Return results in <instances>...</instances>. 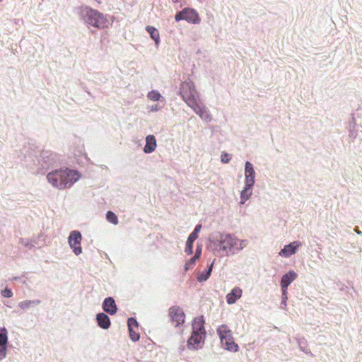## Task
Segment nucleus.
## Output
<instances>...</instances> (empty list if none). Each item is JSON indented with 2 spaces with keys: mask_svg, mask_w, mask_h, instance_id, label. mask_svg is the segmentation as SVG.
<instances>
[{
  "mask_svg": "<svg viewBox=\"0 0 362 362\" xmlns=\"http://www.w3.org/2000/svg\"><path fill=\"white\" fill-rule=\"evenodd\" d=\"M174 2H177L178 0H173Z\"/></svg>",
  "mask_w": 362,
  "mask_h": 362,
  "instance_id": "38",
  "label": "nucleus"
},
{
  "mask_svg": "<svg viewBox=\"0 0 362 362\" xmlns=\"http://www.w3.org/2000/svg\"><path fill=\"white\" fill-rule=\"evenodd\" d=\"M80 177V174L76 170L60 169L49 173L47 178L53 187L64 189L71 187Z\"/></svg>",
  "mask_w": 362,
  "mask_h": 362,
  "instance_id": "1",
  "label": "nucleus"
},
{
  "mask_svg": "<svg viewBox=\"0 0 362 362\" xmlns=\"http://www.w3.org/2000/svg\"><path fill=\"white\" fill-rule=\"evenodd\" d=\"M221 161L223 163H227L230 161V156L229 154H228L227 153H221Z\"/></svg>",
  "mask_w": 362,
  "mask_h": 362,
  "instance_id": "31",
  "label": "nucleus"
},
{
  "mask_svg": "<svg viewBox=\"0 0 362 362\" xmlns=\"http://www.w3.org/2000/svg\"><path fill=\"white\" fill-rule=\"evenodd\" d=\"M169 316L175 326L177 327L185 322V313L182 309L179 306H173L169 308Z\"/></svg>",
  "mask_w": 362,
  "mask_h": 362,
  "instance_id": "9",
  "label": "nucleus"
},
{
  "mask_svg": "<svg viewBox=\"0 0 362 362\" xmlns=\"http://www.w3.org/2000/svg\"><path fill=\"white\" fill-rule=\"evenodd\" d=\"M218 242L219 250L224 252L226 255L235 254L247 245L246 240H239L230 234L221 235Z\"/></svg>",
  "mask_w": 362,
  "mask_h": 362,
  "instance_id": "2",
  "label": "nucleus"
},
{
  "mask_svg": "<svg viewBox=\"0 0 362 362\" xmlns=\"http://www.w3.org/2000/svg\"><path fill=\"white\" fill-rule=\"evenodd\" d=\"M252 187L245 185L240 193V204H243L252 195Z\"/></svg>",
  "mask_w": 362,
  "mask_h": 362,
  "instance_id": "17",
  "label": "nucleus"
},
{
  "mask_svg": "<svg viewBox=\"0 0 362 362\" xmlns=\"http://www.w3.org/2000/svg\"><path fill=\"white\" fill-rule=\"evenodd\" d=\"M198 238V235L195 234V233H192L188 238H187V241L188 242H191V243H194V241Z\"/></svg>",
  "mask_w": 362,
  "mask_h": 362,
  "instance_id": "33",
  "label": "nucleus"
},
{
  "mask_svg": "<svg viewBox=\"0 0 362 362\" xmlns=\"http://www.w3.org/2000/svg\"><path fill=\"white\" fill-rule=\"evenodd\" d=\"M197 259H195V257L191 258L188 262H186L185 265V269L187 271L188 269H192L196 264Z\"/></svg>",
  "mask_w": 362,
  "mask_h": 362,
  "instance_id": "27",
  "label": "nucleus"
},
{
  "mask_svg": "<svg viewBox=\"0 0 362 362\" xmlns=\"http://www.w3.org/2000/svg\"><path fill=\"white\" fill-rule=\"evenodd\" d=\"M137 331L138 329L129 328V336L133 341H136L139 339L140 335Z\"/></svg>",
  "mask_w": 362,
  "mask_h": 362,
  "instance_id": "24",
  "label": "nucleus"
},
{
  "mask_svg": "<svg viewBox=\"0 0 362 362\" xmlns=\"http://www.w3.org/2000/svg\"><path fill=\"white\" fill-rule=\"evenodd\" d=\"M146 30L150 34L151 37L155 41L156 44L158 45L160 40V35L158 30L150 25L146 26Z\"/></svg>",
  "mask_w": 362,
  "mask_h": 362,
  "instance_id": "18",
  "label": "nucleus"
},
{
  "mask_svg": "<svg viewBox=\"0 0 362 362\" xmlns=\"http://www.w3.org/2000/svg\"><path fill=\"white\" fill-rule=\"evenodd\" d=\"M1 294L5 298H11L13 296L12 291L8 288H5L1 291Z\"/></svg>",
  "mask_w": 362,
  "mask_h": 362,
  "instance_id": "32",
  "label": "nucleus"
},
{
  "mask_svg": "<svg viewBox=\"0 0 362 362\" xmlns=\"http://www.w3.org/2000/svg\"><path fill=\"white\" fill-rule=\"evenodd\" d=\"M96 1L99 2V0H95Z\"/></svg>",
  "mask_w": 362,
  "mask_h": 362,
  "instance_id": "39",
  "label": "nucleus"
},
{
  "mask_svg": "<svg viewBox=\"0 0 362 362\" xmlns=\"http://www.w3.org/2000/svg\"><path fill=\"white\" fill-rule=\"evenodd\" d=\"M106 218L107 220L115 224V225H117L118 223V218H117V216H116V214L111 211H108L106 214Z\"/></svg>",
  "mask_w": 362,
  "mask_h": 362,
  "instance_id": "22",
  "label": "nucleus"
},
{
  "mask_svg": "<svg viewBox=\"0 0 362 362\" xmlns=\"http://www.w3.org/2000/svg\"><path fill=\"white\" fill-rule=\"evenodd\" d=\"M81 13L86 22L90 25L98 29H105L108 27L109 21L97 10L86 6L82 8Z\"/></svg>",
  "mask_w": 362,
  "mask_h": 362,
  "instance_id": "4",
  "label": "nucleus"
},
{
  "mask_svg": "<svg viewBox=\"0 0 362 362\" xmlns=\"http://www.w3.org/2000/svg\"><path fill=\"white\" fill-rule=\"evenodd\" d=\"M127 325H128V328H132V329H138L137 321L134 318H133V317H129L128 319Z\"/></svg>",
  "mask_w": 362,
  "mask_h": 362,
  "instance_id": "26",
  "label": "nucleus"
},
{
  "mask_svg": "<svg viewBox=\"0 0 362 362\" xmlns=\"http://www.w3.org/2000/svg\"><path fill=\"white\" fill-rule=\"evenodd\" d=\"M97 322L98 325L103 329H107L110 325L109 317L105 313H99L97 315Z\"/></svg>",
  "mask_w": 362,
  "mask_h": 362,
  "instance_id": "16",
  "label": "nucleus"
},
{
  "mask_svg": "<svg viewBox=\"0 0 362 362\" xmlns=\"http://www.w3.org/2000/svg\"><path fill=\"white\" fill-rule=\"evenodd\" d=\"M180 94L187 105H193L197 98V93L192 82H183L180 86Z\"/></svg>",
  "mask_w": 362,
  "mask_h": 362,
  "instance_id": "6",
  "label": "nucleus"
},
{
  "mask_svg": "<svg viewBox=\"0 0 362 362\" xmlns=\"http://www.w3.org/2000/svg\"><path fill=\"white\" fill-rule=\"evenodd\" d=\"M255 170L252 163L249 161L245 163V184L247 186H253L255 184Z\"/></svg>",
  "mask_w": 362,
  "mask_h": 362,
  "instance_id": "11",
  "label": "nucleus"
},
{
  "mask_svg": "<svg viewBox=\"0 0 362 362\" xmlns=\"http://www.w3.org/2000/svg\"><path fill=\"white\" fill-rule=\"evenodd\" d=\"M40 303V300H23L22 302H20L18 303V307L22 310H26L29 308L30 306L34 305H39Z\"/></svg>",
  "mask_w": 362,
  "mask_h": 362,
  "instance_id": "19",
  "label": "nucleus"
},
{
  "mask_svg": "<svg viewBox=\"0 0 362 362\" xmlns=\"http://www.w3.org/2000/svg\"><path fill=\"white\" fill-rule=\"evenodd\" d=\"M301 245L298 241H293L289 245H285L279 252V255L284 257H288L296 252V250Z\"/></svg>",
  "mask_w": 362,
  "mask_h": 362,
  "instance_id": "10",
  "label": "nucleus"
},
{
  "mask_svg": "<svg viewBox=\"0 0 362 362\" xmlns=\"http://www.w3.org/2000/svg\"><path fill=\"white\" fill-rule=\"evenodd\" d=\"M81 234L77 230L72 231L69 236V244L75 255H78L82 252L81 246Z\"/></svg>",
  "mask_w": 362,
  "mask_h": 362,
  "instance_id": "8",
  "label": "nucleus"
},
{
  "mask_svg": "<svg viewBox=\"0 0 362 362\" xmlns=\"http://www.w3.org/2000/svg\"><path fill=\"white\" fill-rule=\"evenodd\" d=\"M6 345L0 346V361L4 359L6 357Z\"/></svg>",
  "mask_w": 362,
  "mask_h": 362,
  "instance_id": "29",
  "label": "nucleus"
},
{
  "mask_svg": "<svg viewBox=\"0 0 362 362\" xmlns=\"http://www.w3.org/2000/svg\"><path fill=\"white\" fill-rule=\"evenodd\" d=\"M243 291L239 287L233 288L231 291L226 295V302L228 304L231 305L236 302V300L241 298Z\"/></svg>",
  "mask_w": 362,
  "mask_h": 362,
  "instance_id": "12",
  "label": "nucleus"
},
{
  "mask_svg": "<svg viewBox=\"0 0 362 362\" xmlns=\"http://www.w3.org/2000/svg\"><path fill=\"white\" fill-rule=\"evenodd\" d=\"M185 252L190 255L193 252V243L191 242H186Z\"/></svg>",
  "mask_w": 362,
  "mask_h": 362,
  "instance_id": "28",
  "label": "nucleus"
},
{
  "mask_svg": "<svg viewBox=\"0 0 362 362\" xmlns=\"http://www.w3.org/2000/svg\"><path fill=\"white\" fill-rule=\"evenodd\" d=\"M189 107H191L194 112L201 116L202 113H204V112L206 110L204 107H201L197 103V99L194 100V103L193 105H188Z\"/></svg>",
  "mask_w": 362,
  "mask_h": 362,
  "instance_id": "23",
  "label": "nucleus"
},
{
  "mask_svg": "<svg viewBox=\"0 0 362 362\" xmlns=\"http://www.w3.org/2000/svg\"><path fill=\"white\" fill-rule=\"evenodd\" d=\"M201 228L202 226L200 224L197 225L192 233H195V234L198 235V233L200 231Z\"/></svg>",
  "mask_w": 362,
  "mask_h": 362,
  "instance_id": "36",
  "label": "nucleus"
},
{
  "mask_svg": "<svg viewBox=\"0 0 362 362\" xmlns=\"http://www.w3.org/2000/svg\"><path fill=\"white\" fill-rule=\"evenodd\" d=\"M297 277V274L293 271H289L288 273L284 274L281 280V290L287 289L290 284L294 281Z\"/></svg>",
  "mask_w": 362,
  "mask_h": 362,
  "instance_id": "13",
  "label": "nucleus"
},
{
  "mask_svg": "<svg viewBox=\"0 0 362 362\" xmlns=\"http://www.w3.org/2000/svg\"><path fill=\"white\" fill-rule=\"evenodd\" d=\"M8 342L7 330L5 327L0 329V346L6 345Z\"/></svg>",
  "mask_w": 362,
  "mask_h": 362,
  "instance_id": "21",
  "label": "nucleus"
},
{
  "mask_svg": "<svg viewBox=\"0 0 362 362\" xmlns=\"http://www.w3.org/2000/svg\"><path fill=\"white\" fill-rule=\"evenodd\" d=\"M356 233H357L358 234H360V235L361 234V232L360 230H358V229H356Z\"/></svg>",
  "mask_w": 362,
  "mask_h": 362,
  "instance_id": "37",
  "label": "nucleus"
},
{
  "mask_svg": "<svg viewBox=\"0 0 362 362\" xmlns=\"http://www.w3.org/2000/svg\"><path fill=\"white\" fill-rule=\"evenodd\" d=\"M203 316L196 317L192 323V334L187 341L189 349H197L206 337Z\"/></svg>",
  "mask_w": 362,
  "mask_h": 362,
  "instance_id": "3",
  "label": "nucleus"
},
{
  "mask_svg": "<svg viewBox=\"0 0 362 362\" xmlns=\"http://www.w3.org/2000/svg\"><path fill=\"white\" fill-rule=\"evenodd\" d=\"M217 333L219 336L221 346L226 350L236 352L239 346L234 341L231 330L226 325H220L217 329Z\"/></svg>",
  "mask_w": 362,
  "mask_h": 362,
  "instance_id": "5",
  "label": "nucleus"
},
{
  "mask_svg": "<svg viewBox=\"0 0 362 362\" xmlns=\"http://www.w3.org/2000/svg\"><path fill=\"white\" fill-rule=\"evenodd\" d=\"M103 308L106 313L110 315H113L117 312V306L115 302L111 297H108L105 299Z\"/></svg>",
  "mask_w": 362,
  "mask_h": 362,
  "instance_id": "15",
  "label": "nucleus"
},
{
  "mask_svg": "<svg viewBox=\"0 0 362 362\" xmlns=\"http://www.w3.org/2000/svg\"><path fill=\"white\" fill-rule=\"evenodd\" d=\"M212 267H213V263H211L209 267V269H207V271L204 273V272H202L201 274H199L197 276V280L199 281V282H202V281H206L209 277L211 275V270H212Z\"/></svg>",
  "mask_w": 362,
  "mask_h": 362,
  "instance_id": "20",
  "label": "nucleus"
},
{
  "mask_svg": "<svg viewBox=\"0 0 362 362\" xmlns=\"http://www.w3.org/2000/svg\"><path fill=\"white\" fill-rule=\"evenodd\" d=\"M282 299L284 303L286 305V300L287 299V289L282 290Z\"/></svg>",
  "mask_w": 362,
  "mask_h": 362,
  "instance_id": "35",
  "label": "nucleus"
},
{
  "mask_svg": "<svg viewBox=\"0 0 362 362\" xmlns=\"http://www.w3.org/2000/svg\"><path fill=\"white\" fill-rule=\"evenodd\" d=\"M200 117L206 122H210L212 119L211 115L206 110L202 113Z\"/></svg>",
  "mask_w": 362,
  "mask_h": 362,
  "instance_id": "30",
  "label": "nucleus"
},
{
  "mask_svg": "<svg viewBox=\"0 0 362 362\" xmlns=\"http://www.w3.org/2000/svg\"><path fill=\"white\" fill-rule=\"evenodd\" d=\"M156 146L157 143L156 137L153 135H148L146 137V144L144 148V151L146 153H150L156 150Z\"/></svg>",
  "mask_w": 362,
  "mask_h": 362,
  "instance_id": "14",
  "label": "nucleus"
},
{
  "mask_svg": "<svg viewBox=\"0 0 362 362\" xmlns=\"http://www.w3.org/2000/svg\"><path fill=\"white\" fill-rule=\"evenodd\" d=\"M201 254H202V248L197 247L194 257H195V259H199L200 258Z\"/></svg>",
  "mask_w": 362,
  "mask_h": 362,
  "instance_id": "34",
  "label": "nucleus"
},
{
  "mask_svg": "<svg viewBox=\"0 0 362 362\" xmlns=\"http://www.w3.org/2000/svg\"><path fill=\"white\" fill-rule=\"evenodd\" d=\"M148 98L151 100L158 101L160 98V94L158 91L152 90L150 93H148Z\"/></svg>",
  "mask_w": 362,
  "mask_h": 362,
  "instance_id": "25",
  "label": "nucleus"
},
{
  "mask_svg": "<svg viewBox=\"0 0 362 362\" xmlns=\"http://www.w3.org/2000/svg\"><path fill=\"white\" fill-rule=\"evenodd\" d=\"M175 19L176 21L185 20L188 23L194 24L198 23L200 21V18L197 12L195 10L189 8H186L182 11L177 13L175 16Z\"/></svg>",
  "mask_w": 362,
  "mask_h": 362,
  "instance_id": "7",
  "label": "nucleus"
}]
</instances>
